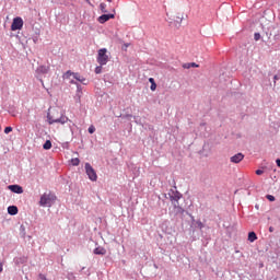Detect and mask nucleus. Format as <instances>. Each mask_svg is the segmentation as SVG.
<instances>
[{
	"label": "nucleus",
	"instance_id": "nucleus-11",
	"mask_svg": "<svg viewBox=\"0 0 280 280\" xmlns=\"http://www.w3.org/2000/svg\"><path fill=\"white\" fill-rule=\"evenodd\" d=\"M8 213L9 215H16V213H19V208L16 206H9Z\"/></svg>",
	"mask_w": 280,
	"mask_h": 280
},
{
	"label": "nucleus",
	"instance_id": "nucleus-12",
	"mask_svg": "<svg viewBox=\"0 0 280 280\" xmlns=\"http://www.w3.org/2000/svg\"><path fill=\"white\" fill-rule=\"evenodd\" d=\"M174 205V211L176 214L183 215L185 213V209H183L178 203H173Z\"/></svg>",
	"mask_w": 280,
	"mask_h": 280
},
{
	"label": "nucleus",
	"instance_id": "nucleus-37",
	"mask_svg": "<svg viewBox=\"0 0 280 280\" xmlns=\"http://www.w3.org/2000/svg\"><path fill=\"white\" fill-rule=\"evenodd\" d=\"M205 126H207V124H205V122L200 124V128H205Z\"/></svg>",
	"mask_w": 280,
	"mask_h": 280
},
{
	"label": "nucleus",
	"instance_id": "nucleus-8",
	"mask_svg": "<svg viewBox=\"0 0 280 280\" xmlns=\"http://www.w3.org/2000/svg\"><path fill=\"white\" fill-rule=\"evenodd\" d=\"M231 163H242L244 161V153H236L235 155L230 158Z\"/></svg>",
	"mask_w": 280,
	"mask_h": 280
},
{
	"label": "nucleus",
	"instance_id": "nucleus-1",
	"mask_svg": "<svg viewBox=\"0 0 280 280\" xmlns=\"http://www.w3.org/2000/svg\"><path fill=\"white\" fill-rule=\"evenodd\" d=\"M47 121H48L49 126H51L54 124L65 125V124H67V121L72 124V121L67 116H65V113H62L61 110H59L57 108L48 109Z\"/></svg>",
	"mask_w": 280,
	"mask_h": 280
},
{
	"label": "nucleus",
	"instance_id": "nucleus-9",
	"mask_svg": "<svg viewBox=\"0 0 280 280\" xmlns=\"http://www.w3.org/2000/svg\"><path fill=\"white\" fill-rule=\"evenodd\" d=\"M110 19H115V14H103L101 16H98V23H106L108 21H110Z\"/></svg>",
	"mask_w": 280,
	"mask_h": 280
},
{
	"label": "nucleus",
	"instance_id": "nucleus-36",
	"mask_svg": "<svg viewBox=\"0 0 280 280\" xmlns=\"http://www.w3.org/2000/svg\"><path fill=\"white\" fill-rule=\"evenodd\" d=\"M277 166L280 167V159L276 160Z\"/></svg>",
	"mask_w": 280,
	"mask_h": 280
},
{
	"label": "nucleus",
	"instance_id": "nucleus-27",
	"mask_svg": "<svg viewBox=\"0 0 280 280\" xmlns=\"http://www.w3.org/2000/svg\"><path fill=\"white\" fill-rule=\"evenodd\" d=\"M10 132H12V127H5L4 128V133L10 135Z\"/></svg>",
	"mask_w": 280,
	"mask_h": 280
},
{
	"label": "nucleus",
	"instance_id": "nucleus-24",
	"mask_svg": "<svg viewBox=\"0 0 280 280\" xmlns=\"http://www.w3.org/2000/svg\"><path fill=\"white\" fill-rule=\"evenodd\" d=\"M15 264H25V258H15Z\"/></svg>",
	"mask_w": 280,
	"mask_h": 280
},
{
	"label": "nucleus",
	"instance_id": "nucleus-10",
	"mask_svg": "<svg viewBox=\"0 0 280 280\" xmlns=\"http://www.w3.org/2000/svg\"><path fill=\"white\" fill-rule=\"evenodd\" d=\"M8 189H10V191H12L13 194H23V187L19 185H9Z\"/></svg>",
	"mask_w": 280,
	"mask_h": 280
},
{
	"label": "nucleus",
	"instance_id": "nucleus-2",
	"mask_svg": "<svg viewBox=\"0 0 280 280\" xmlns=\"http://www.w3.org/2000/svg\"><path fill=\"white\" fill-rule=\"evenodd\" d=\"M54 202H56V195L49 192H45L40 196L39 206L40 207H52Z\"/></svg>",
	"mask_w": 280,
	"mask_h": 280
},
{
	"label": "nucleus",
	"instance_id": "nucleus-28",
	"mask_svg": "<svg viewBox=\"0 0 280 280\" xmlns=\"http://www.w3.org/2000/svg\"><path fill=\"white\" fill-rule=\"evenodd\" d=\"M68 279L69 280H75V276L73 275V272L68 273Z\"/></svg>",
	"mask_w": 280,
	"mask_h": 280
},
{
	"label": "nucleus",
	"instance_id": "nucleus-18",
	"mask_svg": "<svg viewBox=\"0 0 280 280\" xmlns=\"http://www.w3.org/2000/svg\"><path fill=\"white\" fill-rule=\"evenodd\" d=\"M37 71L39 73H47V71H49V68H47L45 66H40L39 68H37Z\"/></svg>",
	"mask_w": 280,
	"mask_h": 280
},
{
	"label": "nucleus",
	"instance_id": "nucleus-32",
	"mask_svg": "<svg viewBox=\"0 0 280 280\" xmlns=\"http://www.w3.org/2000/svg\"><path fill=\"white\" fill-rule=\"evenodd\" d=\"M20 231H21L22 235L25 236V226L24 225H21Z\"/></svg>",
	"mask_w": 280,
	"mask_h": 280
},
{
	"label": "nucleus",
	"instance_id": "nucleus-35",
	"mask_svg": "<svg viewBox=\"0 0 280 280\" xmlns=\"http://www.w3.org/2000/svg\"><path fill=\"white\" fill-rule=\"evenodd\" d=\"M0 272H3V262L0 261Z\"/></svg>",
	"mask_w": 280,
	"mask_h": 280
},
{
	"label": "nucleus",
	"instance_id": "nucleus-20",
	"mask_svg": "<svg viewBox=\"0 0 280 280\" xmlns=\"http://www.w3.org/2000/svg\"><path fill=\"white\" fill-rule=\"evenodd\" d=\"M70 84H75L77 85V91L78 93H81L82 92V86L80 84H78V82L73 81V80H70Z\"/></svg>",
	"mask_w": 280,
	"mask_h": 280
},
{
	"label": "nucleus",
	"instance_id": "nucleus-31",
	"mask_svg": "<svg viewBox=\"0 0 280 280\" xmlns=\"http://www.w3.org/2000/svg\"><path fill=\"white\" fill-rule=\"evenodd\" d=\"M150 89H151V91H156V83H151Z\"/></svg>",
	"mask_w": 280,
	"mask_h": 280
},
{
	"label": "nucleus",
	"instance_id": "nucleus-4",
	"mask_svg": "<svg viewBox=\"0 0 280 280\" xmlns=\"http://www.w3.org/2000/svg\"><path fill=\"white\" fill-rule=\"evenodd\" d=\"M107 51L108 50L106 48H102L98 50L97 62L98 65H101V67H104V65L108 62V55H106Z\"/></svg>",
	"mask_w": 280,
	"mask_h": 280
},
{
	"label": "nucleus",
	"instance_id": "nucleus-19",
	"mask_svg": "<svg viewBox=\"0 0 280 280\" xmlns=\"http://www.w3.org/2000/svg\"><path fill=\"white\" fill-rule=\"evenodd\" d=\"M100 10L103 12V14H106L108 12V10H106V3L102 2L100 4Z\"/></svg>",
	"mask_w": 280,
	"mask_h": 280
},
{
	"label": "nucleus",
	"instance_id": "nucleus-22",
	"mask_svg": "<svg viewBox=\"0 0 280 280\" xmlns=\"http://www.w3.org/2000/svg\"><path fill=\"white\" fill-rule=\"evenodd\" d=\"M196 226H197V229H200V230L205 229V224L201 223V221H197Z\"/></svg>",
	"mask_w": 280,
	"mask_h": 280
},
{
	"label": "nucleus",
	"instance_id": "nucleus-7",
	"mask_svg": "<svg viewBox=\"0 0 280 280\" xmlns=\"http://www.w3.org/2000/svg\"><path fill=\"white\" fill-rule=\"evenodd\" d=\"M168 196L173 205H178V199L183 198V195H180L178 191H175L174 189L170 190Z\"/></svg>",
	"mask_w": 280,
	"mask_h": 280
},
{
	"label": "nucleus",
	"instance_id": "nucleus-3",
	"mask_svg": "<svg viewBox=\"0 0 280 280\" xmlns=\"http://www.w3.org/2000/svg\"><path fill=\"white\" fill-rule=\"evenodd\" d=\"M71 77H73V80H77V82H81V84H89V80H86V78H84L82 74L78 73V72H72L70 70H68L65 74H63V80H71Z\"/></svg>",
	"mask_w": 280,
	"mask_h": 280
},
{
	"label": "nucleus",
	"instance_id": "nucleus-39",
	"mask_svg": "<svg viewBox=\"0 0 280 280\" xmlns=\"http://www.w3.org/2000/svg\"><path fill=\"white\" fill-rule=\"evenodd\" d=\"M270 233H272V228H269Z\"/></svg>",
	"mask_w": 280,
	"mask_h": 280
},
{
	"label": "nucleus",
	"instance_id": "nucleus-21",
	"mask_svg": "<svg viewBox=\"0 0 280 280\" xmlns=\"http://www.w3.org/2000/svg\"><path fill=\"white\" fill-rule=\"evenodd\" d=\"M71 163H72V165H73L74 167H78V165H80V159L74 158V159L71 160Z\"/></svg>",
	"mask_w": 280,
	"mask_h": 280
},
{
	"label": "nucleus",
	"instance_id": "nucleus-14",
	"mask_svg": "<svg viewBox=\"0 0 280 280\" xmlns=\"http://www.w3.org/2000/svg\"><path fill=\"white\" fill-rule=\"evenodd\" d=\"M191 67L192 68H198L200 66L198 63H196V62H189V63H184L183 65V69H191Z\"/></svg>",
	"mask_w": 280,
	"mask_h": 280
},
{
	"label": "nucleus",
	"instance_id": "nucleus-17",
	"mask_svg": "<svg viewBox=\"0 0 280 280\" xmlns=\"http://www.w3.org/2000/svg\"><path fill=\"white\" fill-rule=\"evenodd\" d=\"M43 149H44V150H51V140H47V141L43 144Z\"/></svg>",
	"mask_w": 280,
	"mask_h": 280
},
{
	"label": "nucleus",
	"instance_id": "nucleus-13",
	"mask_svg": "<svg viewBox=\"0 0 280 280\" xmlns=\"http://www.w3.org/2000/svg\"><path fill=\"white\" fill-rule=\"evenodd\" d=\"M94 255H106V248H104V247H96L94 249Z\"/></svg>",
	"mask_w": 280,
	"mask_h": 280
},
{
	"label": "nucleus",
	"instance_id": "nucleus-40",
	"mask_svg": "<svg viewBox=\"0 0 280 280\" xmlns=\"http://www.w3.org/2000/svg\"><path fill=\"white\" fill-rule=\"evenodd\" d=\"M109 3L113 1V0H107Z\"/></svg>",
	"mask_w": 280,
	"mask_h": 280
},
{
	"label": "nucleus",
	"instance_id": "nucleus-23",
	"mask_svg": "<svg viewBox=\"0 0 280 280\" xmlns=\"http://www.w3.org/2000/svg\"><path fill=\"white\" fill-rule=\"evenodd\" d=\"M266 198H267V200H269V202H275V196L267 195Z\"/></svg>",
	"mask_w": 280,
	"mask_h": 280
},
{
	"label": "nucleus",
	"instance_id": "nucleus-16",
	"mask_svg": "<svg viewBox=\"0 0 280 280\" xmlns=\"http://www.w3.org/2000/svg\"><path fill=\"white\" fill-rule=\"evenodd\" d=\"M176 27H180V23H183V15H177L175 19Z\"/></svg>",
	"mask_w": 280,
	"mask_h": 280
},
{
	"label": "nucleus",
	"instance_id": "nucleus-15",
	"mask_svg": "<svg viewBox=\"0 0 280 280\" xmlns=\"http://www.w3.org/2000/svg\"><path fill=\"white\" fill-rule=\"evenodd\" d=\"M257 240V234L255 232L248 233V242H255Z\"/></svg>",
	"mask_w": 280,
	"mask_h": 280
},
{
	"label": "nucleus",
	"instance_id": "nucleus-38",
	"mask_svg": "<svg viewBox=\"0 0 280 280\" xmlns=\"http://www.w3.org/2000/svg\"><path fill=\"white\" fill-rule=\"evenodd\" d=\"M69 128H70L71 132H73V127L71 125H69Z\"/></svg>",
	"mask_w": 280,
	"mask_h": 280
},
{
	"label": "nucleus",
	"instance_id": "nucleus-29",
	"mask_svg": "<svg viewBox=\"0 0 280 280\" xmlns=\"http://www.w3.org/2000/svg\"><path fill=\"white\" fill-rule=\"evenodd\" d=\"M95 73L97 74L102 73V66H98L95 68Z\"/></svg>",
	"mask_w": 280,
	"mask_h": 280
},
{
	"label": "nucleus",
	"instance_id": "nucleus-30",
	"mask_svg": "<svg viewBox=\"0 0 280 280\" xmlns=\"http://www.w3.org/2000/svg\"><path fill=\"white\" fill-rule=\"evenodd\" d=\"M277 80H280V77H279V75H275V77H273V84H275V86H277Z\"/></svg>",
	"mask_w": 280,
	"mask_h": 280
},
{
	"label": "nucleus",
	"instance_id": "nucleus-34",
	"mask_svg": "<svg viewBox=\"0 0 280 280\" xmlns=\"http://www.w3.org/2000/svg\"><path fill=\"white\" fill-rule=\"evenodd\" d=\"M149 82H150V84H156V82L154 81V78H150Z\"/></svg>",
	"mask_w": 280,
	"mask_h": 280
},
{
	"label": "nucleus",
	"instance_id": "nucleus-6",
	"mask_svg": "<svg viewBox=\"0 0 280 280\" xmlns=\"http://www.w3.org/2000/svg\"><path fill=\"white\" fill-rule=\"evenodd\" d=\"M11 30L12 32H16V30H23V19L19 16L13 19Z\"/></svg>",
	"mask_w": 280,
	"mask_h": 280
},
{
	"label": "nucleus",
	"instance_id": "nucleus-25",
	"mask_svg": "<svg viewBox=\"0 0 280 280\" xmlns=\"http://www.w3.org/2000/svg\"><path fill=\"white\" fill-rule=\"evenodd\" d=\"M88 132H90V135H93V132H95V126H90Z\"/></svg>",
	"mask_w": 280,
	"mask_h": 280
},
{
	"label": "nucleus",
	"instance_id": "nucleus-33",
	"mask_svg": "<svg viewBox=\"0 0 280 280\" xmlns=\"http://www.w3.org/2000/svg\"><path fill=\"white\" fill-rule=\"evenodd\" d=\"M256 174H257V176H261V174H264V171L257 170V171H256Z\"/></svg>",
	"mask_w": 280,
	"mask_h": 280
},
{
	"label": "nucleus",
	"instance_id": "nucleus-26",
	"mask_svg": "<svg viewBox=\"0 0 280 280\" xmlns=\"http://www.w3.org/2000/svg\"><path fill=\"white\" fill-rule=\"evenodd\" d=\"M261 38V34L255 33L254 34V40H259Z\"/></svg>",
	"mask_w": 280,
	"mask_h": 280
},
{
	"label": "nucleus",
	"instance_id": "nucleus-5",
	"mask_svg": "<svg viewBox=\"0 0 280 280\" xmlns=\"http://www.w3.org/2000/svg\"><path fill=\"white\" fill-rule=\"evenodd\" d=\"M85 172L86 175L89 176L90 180L94 182L97 180V173H95V170L93 168V166H91V164L85 163Z\"/></svg>",
	"mask_w": 280,
	"mask_h": 280
}]
</instances>
